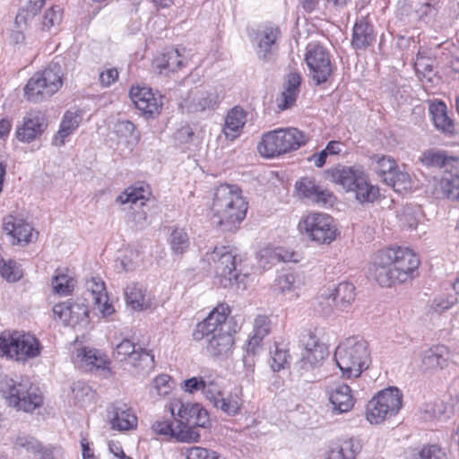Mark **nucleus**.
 Instances as JSON below:
<instances>
[{
	"label": "nucleus",
	"mask_w": 459,
	"mask_h": 459,
	"mask_svg": "<svg viewBox=\"0 0 459 459\" xmlns=\"http://www.w3.org/2000/svg\"><path fill=\"white\" fill-rule=\"evenodd\" d=\"M420 259L406 247H389L379 250L373 257L368 272L382 287L405 282L413 277Z\"/></svg>",
	"instance_id": "f257e3e1"
},
{
	"label": "nucleus",
	"mask_w": 459,
	"mask_h": 459,
	"mask_svg": "<svg viewBox=\"0 0 459 459\" xmlns=\"http://www.w3.org/2000/svg\"><path fill=\"white\" fill-rule=\"evenodd\" d=\"M230 310L228 305L220 304L193 332L195 341L207 339V352L212 357H227L232 349L234 339L232 319L229 318Z\"/></svg>",
	"instance_id": "f03ea898"
},
{
	"label": "nucleus",
	"mask_w": 459,
	"mask_h": 459,
	"mask_svg": "<svg viewBox=\"0 0 459 459\" xmlns=\"http://www.w3.org/2000/svg\"><path fill=\"white\" fill-rule=\"evenodd\" d=\"M248 203L235 185H221L214 189L211 211L216 223L226 230L236 228L247 215Z\"/></svg>",
	"instance_id": "7ed1b4c3"
},
{
	"label": "nucleus",
	"mask_w": 459,
	"mask_h": 459,
	"mask_svg": "<svg viewBox=\"0 0 459 459\" xmlns=\"http://www.w3.org/2000/svg\"><path fill=\"white\" fill-rule=\"evenodd\" d=\"M327 178L346 192L353 193L359 204L373 203L379 195L378 188L369 183L359 167L337 165L327 170Z\"/></svg>",
	"instance_id": "20e7f679"
},
{
	"label": "nucleus",
	"mask_w": 459,
	"mask_h": 459,
	"mask_svg": "<svg viewBox=\"0 0 459 459\" xmlns=\"http://www.w3.org/2000/svg\"><path fill=\"white\" fill-rule=\"evenodd\" d=\"M334 359L343 377H358L369 365L368 343L357 337L348 338L336 348Z\"/></svg>",
	"instance_id": "39448f33"
},
{
	"label": "nucleus",
	"mask_w": 459,
	"mask_h": 459,
	"mask_svg": "<svg viewBox=\"0 0 459 459\" xmlns=\"http://www.w3.org/2000/svg\"><path fill=\"white\" fill-rule=\"evenodd\" d=\"M0 390L10 406L25 412H32L43 404V395L39 387L27 377H21L20 380L4 378Z\"/></svg>",
	"instance_id": "423d86ee"
},
{
	"label": "nucleus",
	"mask_w": 459,
	"mask_h": 459,
	"mask_svg": "<svg viewBox=\"0 0 459 459\" xmlns=\"http://www.w3.org/2000/svg\"><path fill=\"white\" fill-rule=\"evenodd\" d=\"M306 141L305 134L297 128L277 129L263 135L258 150L265 157H274L299 149Z\"/></svg>",
	"instance_id": "0eeeda50"
},
{
	"label": "nucleus",
	"mask_w": 459,
	"mask_h": 459,
	"mask_svg": "<svg viewBox=\"0 0 459 459\" xmlns=\"http://www.w3.org/2000/svg\"><path fill=\"white\" fill-rule=\"evenodd\" d=\"M207 259L213 263L216 275L221 278V283L224 287L241 283L249 274L248 270L237 262V255L229 247H215Z\"/></svg>",
	"instance_id": "6e6552de"
},
{
	"label": "nucleus",
	"mask_w": 459,
	"mask_h": 459,
	"mask_svg": "<svg viewBox=\"0 0 459 459\" xmlns=\"http://www.w3.org/2000/svg\"><path fill=\"white\" fill-rule=\"evenodd\" d=\"M62 69L52 63L41 73H36L27 82L24 93L28 100L40 102L56 93L63 84Z\"/></svg>",
	"instance_id": "1a4fd4ad"
},
{
	"label": "nucleus",
	"mask_w": 459,
	"mask_h": 459,
	"mask_svg": "<svg viewBox=\"0 0 459 459\" xmlns=\"http://www.w3.org/2000/svg\"><path fill=\"white\" fill-rule=\"evenodd\" d=\"M402 399L397 387L381 390L367 404V420L371 424H379L395 416L402 408Z\"/></svg>",
	"instance_id": "9d476101"
},
{
	"label": "nucleus",
	"mask_w": 459,
	"mask_h": 459,
	"mask_svg": "<svg viewBox=\"0 0 459 459\" xmlns=\"http://www.w3.org/2000/svg\"><path fill=\"white\" fill-rule=\"evenodd\" d=\"M40 353L39 341L29 333L4 332L0 334V355L25 360Z\"/></svg>",
	"instance_id": "9b49d317"
},
{
	"label": "nucleus",
	"mask_w": 459,
	"mask_h": 459,
	"mask_svg": "<svg viewBox=\"0 0 459 459\" xmlns=\"http://www.w3.org/2000/svg\"><path fill=\"white\" fill-rule=\"evenodd\" d=\"M301 233L318 244H330L336 238L333 219L328 214L312 212L305 216L299 223Z\"/></svg>",
	"instance_id": "f8f14e48"
},
{
	"label": "nucleus",
	"mask_w": 459,
	"mask_h": 459,
	"mask_svg": "<svg viewBox=\"0 0 459 459\" xmlns=\"http://www.w3.org/2000/svg\"><path fill=\"white\" fill-rule=\"evenodd\" d=\"M305 61L309 75L316 85L325 82L332 74V65L328 51L317 43L307 47Z\"/></svg>",
	"instance_id": "ddd939ff"
},
{
	"label": "nucleus",
	"mask_w": 459,
	"mask_h": 459,
	"mask_svg": "<svg viewBox=\"0 0 459 459\" xmlns=\"http://www.w3.org/2000/svg\"><path fill=\"white\" fill-rule=\"evenodd\" d=\"M113 357L121 362L127 361L141 371H149L154 366V355L128 339H124L116 346Z\"/></svg>",
	"instance_id": "4468645a"
},
{
	"label": "nucleus",
	"mask_w": 459,
	"mask_h": 459,
	"mask_svg": "<svg viewBox=\"0 0 459 459\" xmlns=\"http://www.w3.org/2000/svg\"><path fill=\"white\" fill-rule=\"evenodd\" d=\"M304 351L297 362V368L301 375L313 370L324 361L328 355L326 346L320 342L315 335L308 333L302 340Z\"/></svg>",
	"instance_id": "2eb2a0df"
},
{
	"label": "nucleus",
	"mask_w": 459,
	"mask_h": 459,
	"mask_svg": "<svg viewBox=\"0 0 459 459\" xmlns=\"http://www.w3.org/2000/svg\"><path fill=\"white\" fill-rule=\"evenodd\" d=\"M13 447L30 454L34 459H61L63 451L60 447L43 446L34 437L20 433L13 441Z\"/></svg>",
	"instance_id": "dca6fc26"
},
{
	"label": "nucleus",
	"mask_w": 459,
	"mask_h": 459,
	"mask_svg": "<svg viewBox=\"0 0 459 459\" xmlns=\"http://www.w3.org/2000/svg\"><path fill=\"white\" fill-rule=\"evenodd\" d=\"M135 108L147 117H153L162 108L161 96L155 94L151 88L133 86L129 91Z\"/></svg>",
	"instance_id": "f3484780"
},
{
	"label": "nucleus",
	"mask_w": 459,
	"mask_h": 459,
	"mask_svg": "<svg viewBox=\"0 0 459 459\" xmlns=\"http://www.w3.org/2000/svg\"><path fill=\"white\" fill-rule=\"evenodd\" d=\"M281 36V30L274 25H264L255 32L254 42L258 57L264 61L271 60L273 55L278 49L277 40Z\"/></svg>",
	"instance_id": "a211bd4d"
},
{
	"label": "nucleus",
	"mask_w": 459,
	"mask_h": 459,
	"mask_svg": "<svg viewBox=\"0 0 459 459\" xmlns=\"http://www.w3.org/2000/svg\"><path fill=\"white\" fill-rule=\"evenodd\" d=\"M47 127L45 115L40 111H30L16 129V137L21 142L30 143L39 136Z\"/></svg>",
	"instance_id": "6ab92c4d"
},
{
	"label": "nucleus",
	"mask_w": 459,
	"mask_h": 459,
	"mask_svg": "<svg viewBox=\"0 0 459 459\" xmlns=\"http://www.w3.org/2000/svg\"><path fill=\"white\" fill-rule=\"evenodd\" d=\"M332 411L334 413L347 412L354 405L351 387L343 383H336L326 387Z\"/></svg>",
	"instance_id": "aec40b11"
},
{
	"label": "nucleus",
	"mask_w": 459,
	"mask_h": 459,
	"mask_svg": "<svg viewBox=\"0 0 459 459\" xmlns=\"http://www.w3.org/2000/svg\"><path fill=\"white\" fill-rule=\"evenodd\" d=\"M85 288L93 301L95 308L98 309L103 316H108L114 313V307L108 302L105 283L100 278L92 277L87 280Z\"/></svg>",
	"instance_id": "412c9836"
},
{
	"label": "nucleus",
	"mask_w": 459,
	"mask_h": 459,
	"mask_svg": "<svg viewBox=\"0 0 459 459\" xmlns=\"http://www.w3.org/2000/svg\"><path fill=\"white\" fill-rule=\"evenodd\" d=\"M221 101V97L215 90H202L193 93L186 101V108L191 113H204L214 110Z\"/></svg>",
	"instance_id": "4be33fe9"
},
{
	"label": "nucleus",
	"mask_w": 459,
	"mask_h": 459,
	"mask_svg": "<svg viewBox=\"0 0 459 459\" xmlns=\"http://www.w3.org/2000/svg\"><path fill=\"white\" fill-rule=\"evenodd\" d=\"M296 189L299 195L311 200L318 205L331 204L333 195L330 191L323 189L316 185L315 180L310 178H302L296 183Z\"/></svg>",
	"instance_id": "5701e85b"
},
{
	"label": "nucleus",
	"mask_w": 459,
	"mask_h": 459,
	"mask_svg": "<svg viewBox=\"0 0 459 459\" xmlns=\"http://www.w3.org/2000/svg\"><path fill=\"white\" fill-rule=\"evenodd\" d=\"M108 417L114 429L128 430L137 425V418L135 415L127 408L126 403L121 402L114 403L108 408Z\"/></svg>",
	"instance_id": "b1692460"
},
{
	"label": "nucleus",
	"mask_w": 459,
	"mask_h": 459,
	"mask_svg": "<svg viewBox=\"0 0 459 459\" xmlns=\"http://www.w3.org/2000/svg\"><path fill=\"white\" fill-rule=\"evenodd\" d=\"M4 230L12 238L13 244H28L31 241L33 228L21 218L13 215L5 217Z\"/></svg>",
	"instance_id": "393cba45"
},
{
	"label": "nucleus",
	"mask_w": 459,
	"mask_h": 459,
	"mask_svg": "<svg viewBox=\"0 0 459 459\" xmlns=\"http://www.w3.org/2000/svg\"><path fill=\"white\" fill-rule=\"evenodd\" d=\"M126 305L134 310H145L152 307V299L145 286L139 282H130L125 289Z\"/></svg>",
	"instance_id": "a878e982"
},
{
	"label": "nucleus",
	"mask_w": 459,
	"mask_h": 459,
	"mask_svg": "<svg viewBox=\"0 0 459 459\" xmlns=\"http://www.w3.org/2000/svg\"><path fill=\"white\" fill-rule=\"evenodd\" d=\"M299 254L283 247H265L259 250L257 258L264 268L277 262H299Z\"/></svg>",
	"instance_id": "bb28decb"
},
{
	"label": "nucleus",
	"mask_w": 459,
	"mask_h": 459,
	"mask_svg": "<svg viewBox=\"0 0 459 459\" xmlns=\"http://www.w3.org/2000/svg\"><path fill=\"white\" fill-rule=\"evenodd\" d=\"M429 110L437 130L448 135L456 133V125L448 116L447 108L443 101L431 102Z\"/></svg>",
	"instance_id": "cd10ccee"
},
{
	"label": "nucleus",
	"mask_w": 459,
	"mask_h": 459,
	"mask_svg": "<svg viewBox=\"0 0 459 459\" xmlns=\"http://www.w3.org/2000/svg\"><path fill=\"white\" fill-rule=\"evenodd\" d=\"M81 122V111H66L60 123L59 130L52 140V143L55 146H63L65 143L67 137H69L79 127Z\"/></svg>",
	"instance_id": "c85d7f7f"
},
{
	"label": "nucleus",
	"mask_w": 459,
	"mask_h": 459,
	"mask_svg": "<svg viewBox=\"0 0 459 459\" xmlns=\"http://www.w3.org/2000/svg\"><path fill=\"white\" fill-rule=\"evenodd\" d=\"M361 447L360 442L355 438L333 443L329 446L325 459H355Z\"/></svg>",
	"instance_id": "c756f323"
},
{
	"label": "nucleus",
	"mask_w": 459,
	"mask_h": 459,
	"mask_svg": "<svg viewBox=\"0 0 459 459\" xmlns=\"http://www.w3.org/2000/svg\"><path fill=\"white\" fill-rule=\"evenodd\" d=\"M373 26L366 17L356 21L352 30L351 46L356 49H365L375 41Z\"/></svg>",
	"instance_id": "7c9ffc66"
},
{
	"label": "nucleus",
	"mask_w": 459,
	"mask_h": 459,
	"mask_svg": "<svg viewBox=\"0 0 459 459\" xmlns=\"http://www.w3.org/2000/svg\"><path fill=\"white\" fill-rule=\"evenodd\" d=\"M246 120L247 114L243 108L239 107L231 108L228 112L224 121L223 134L226 138L233 141L238 137L246 124Z\"/></svg>",
	"instance_id": "2f4dec72"
},
{
	"label": "nucleus",
	"mask_w": 459,
	"mask_h": 459,
	"mask_svg": "<svg viewBox=\"0 0 459 459\" xmlns=\"http://www.w3.org/2000/svg\"><path fill=\"white\" fill-rule=\"evenodd\" d=\"M301 76L298 73H290L287 75L284 90L277 100L278 108L281 110L287 109L294 105L299 93Z\"/></svg>",
	"instance_id": "473e14b6"
},
{
	"label": "nucleus",
	"mask_w": 459,
	"mask_h": 459,
	"mask_svg": "<svg viewBox=\"0 0 459 459\" xmlns=\"http://www.w3.org/2000/svg\"><path fill=\"white\" fill-rule=\"evenodd\" d=\"M449 358L448 348L444 345H437L423 352L421 362L425 369H438L447 366Z\"/></svg>",
	"instance_id": "72a5a7b5"
},
{
	"label": "nucleus",
	"mask_w": 459,
	"mask_h": 459,
	"mask_svg": "<svg viewBox=\"0 0 459 459\" xmlns=\"http://www.w3.org/2000/svg\"><path fill=\"white\" fill-rule=\"evenodd\" d=\"M336 310L342 312L347 310L355 299V287L350 282H341L333 289H328Z\"/></svg>",
	"instance_id": "f704fd0d"
},
{
	"label": "nucleus",
	"mask_w": 459,
	"mask_h": 459,
	"mask_svg": "<svg viewBox=\"0 0 459 459\" xmlns=\"http://www.w3.org/2000/svg\"><path fill=\"white\" fill-rule=\"evenodd\" d=\"M171 417L178 426L193 425L195 412L197 411V404L183 403L181 401H174L168 407Z\"/></svg>",
	"instance_id": "c9c22d12"
},
{
	"label": "nucleus",
	"mask_w": 459,
	"mask_h": 459,
	"mask_svg": "<svg viewBox=\"0 0 459 459\" xmlns=\"http://www.w3.org/2000/svg\"><path fill=\"white\" fill-rule=\"evenodd\" d=\"M76 358L79 368L85 371L103 368L106 363L105 358L95 349L83 348L78 350Z\"/></svg>",
	"instance_id": "e433bc0d"
},
{
	"label": "nucleus",
	"mask_w": 459,
	"mask_h": 459,
	"mask_svg": "<svg viewBox=\"0 0 459 459\" xmlns=\"http://www.w3.org/2000/svg\"><path fill=\"white\" fill-rule=\"evenodd\" d=\"M271 322L266 316H258L254 322L253 335L247 342L248 351L255 353L262 340L270 333Z\"/></svg>",
	"instance_id": "4c0bfd02"
},
{
	"label": "nucleus",
	"mask_w": 459,
	"mask_h": 459,
	"mask_svg": "<svg viewBox=\"0 0 459 459\" xmlns=\"http://www.w3.org/2000/svg\"><path fill=\"white\" fill-rule=\"evenodd\" d=\"M275 286L289 299L299 297L298 290H299L300 282L297 275L292 273L279 275L275 281Z\"/></svg>",
	"instance_id": "58836bf2"
},
{
	"label": "nucleus",
	"mask_w": 459,
	"mask_h": 459,
	"mask_svg": "<svg viewBox=\"0 0 459 459\" xmlns=\"http://www.w3.org/2000/svg\"><path fill=\"white\" fill-rule=\"evenodd\" d=\"M184 65V61L178 48L169 49L159 60L157 67L160 74L176 72Z\"/></svg>",
	"instance_id": "ea45409f"
},
{
	"label": "nucleus",
	"mask_w": 459,
	"mask_h": 459,
	"mask_svg": "<svg viewBox=\"0 0 459 459\" xmlns=\"http://www.w3.org/2000/svg\"><path fill=\"white\" fill-rule=\"evenodd\" d=\"M115 133L119 138H124L132 146L138 144L141 134L135 129V126L129 120L117 121L114 127Z\"/></svg>",
	"instance_id": "a19ab883"
},
{
	"label": "nucleus",
	"mask_w": 459,
	"mask_h": 459,
	"mask_svg": "<svg viewBox=\"0 0 459 459\" xmlns=\"http://www.w3.org/2000/svg\"><path fill=\"white\" fill-rule=\"evenodd\" d=\"M51 284L54 292L60 295H68L74 290L75 281L62 270L57 269L52 278Z\"/></svg>",
	"instance_id": "79ce46f5"
},
{
	"label": "nucleus",
	"mask_w": 459,
	"mask_h": 459,
	"mask_svg": "<svg viewBox=\"0 0 459 459\" xmlns=\"http://www.w3.org/2000/svg\"><path fill=\"white\" fill-rule=\"evenodd\" d=\"M145 190L143 187H128L117 196V201L122 204H131L136 208H142L145 205Z\"/></svg>",
	"instance_id": "37998d69"
},
{
	"label": "nucleus",
	"mask_w": 459,
	"mask_h": 459,
	"mask_svg": "<svg viewBox=\"0 0 459 459\" xmlns=\"http://www.w3.org/2000/svg\"><path fill=\"white\" fill-rule=\"evenodd\" d=\"M371 161L374 166V170L382 178L388 177L394 171L396 167V161L390 156L376 154L371 157Z\"/></svg>",
	"instance_id": "c03bdc74"
},
{
	"label": "nucleus",
	"mask_w": 459,
	"mask_h": 459,
	"mask_svg": "<svg viewBox=\"0 0 459 459\" xmlns=\"http://www.w3.org/2000/svg\"><path fill=\"white\" fill-rule=\"evenodd\" d=\"M47 0H28L15 17V23H23L26 26L28 21L32 19L44 6Z\"/></svg>",
	"instance_id": "a18cd8bd"
},
{
	"label": "nucleus",
	"mask_w": 459,
	"mask_h": 459,
	"mask_svg": "<svg viewBox=\"0 0 459 459\" xmlns=\"http://www.w3.org/2000/svg\"><path fill=\"white\" fill-rule=\"evenodd\" d=\"M241 405L242 400L238 394H229L226 397L221 396L213 404L216 409H220L230 416L238 413Z\"/></svg>",
	"instance_id": "49530a36"
},
{
	"label": "nucleus",
	"mask_w": 459,
	"mask_h": 459,
	"mask_svg": "<svg viewBox=\"0 0 459 459\" xmlns=\"http://www.w3.org/2000/svg\"><path fill=\"white\" fill-rule=\"evenodd\" d=\"M440 189L448 199L459 201V169L455 174L441 179Z\"/></svg>",
	"instance_id": "de8ad7c7"
},
{
	"label": "nucleus",
	"mask_w": 459,
	"mask_h": 459,
	"mask_svg": "<svg viewBox=\"0 0 459 459\" xmlns=\"http://www.w3.org/2000/svg\"><path fill=\"white\" fill-rule=\"evenodd\" d=\"M384 182L391 186L395 191L402 192L411 188L410 175L406 172L397 170V169L389 174L388 177L384 178Z\"/></svg>",
	"instance_id": "09e8293b"
},
{
	"label": "nucleus",
	"mask_w": 459,
	"mask_h": 459,
	"mask_svg": "<svg viewBox=\"0 0 459 459\" xmlns=\"http://www.w3.org/2000/svg\"><path fill=\"white\" fill-rule=\"evenodd\" d=\"M170 247L175 254H183L189 247L187 233L182 229H175L170 234Z\"/></svg>",
	"instance_id": "8fccbe9b"
},
{
	"label": "nucleus",
	"mask_w": 459,
	"mask_h": 459,
	"mask_svg": "<svg viewBox=\"0 0 459 459\" xmlns=\"http://www.w3.org/2000/svg\"><path fill=\"white\" fill-rule=\"evenodd\" d=\"M290 354L288 350L276 344L271 351L270 366L274 372H278L289 364Z\"/></svg>",
	"instance_id": "3c124183"
},
{
	"label": "nucleus",
	"mask_w": 459,
	"mask_h": 459,
	"mask_svg": "<svg viewBox=\"0 0 459 459\" xmlns=\"http://www.w3.org/2000/svg\"><path fill=\"white\" fill-rule=\"evenodd\" d=\"M72 393L75 402L82 405L90 403L94 395L92 389L87 384L81 381L73 384Z\"/></svg>",
	"instance_id": "603ef678"
},
{
	"label": "nucleus",
	"mask_w": 459,
	"mask_h": 459,
	"mask_svg": "<svg viewBox=\"0 0 459 459\" xmlns=\"http://www.w3.org/2000/svg\"><path fill=\"white\" fill-rule=\"evenodd\" d=\"M0 274L8 281L14 282L22 276V271L15 261H1Z\"/></svg>",
	"instance_id": "864d4df0"
},
{
	"label": "nucleus",
	"mask_w": 459,
	"mask_h": 459,
	"mask_svg": "<svg viewBox=\"0 0 459 459\" xmlns=\"http://www.w3.org/2000/svg\"><path fill=\"white\" fill-rule=\"evenodd\" d=\"M450 158L442 151H427L423 152L420 160L423 164L430 167H444Z\"/></svg>",
	"instance_id": "5fc2aeb1"
},
{
	"label": "nucleus",
	"mask_w": 459,
	"mask_h": 459,
	"mask_svg": "<svg viewBox=\"0 0 459 459\" xmlns=\"http://www.w3.org/2000/svg\"><path fill=\"white\" fill-rule=\"evenodd\" d=\"M420 210L418 207L405 206L398 214L400 222L410 229H416L420 217Z\"/></svg>",
	"instance_id": "6e6d98bb"
},
{
	"label": "nucleus",
	"mask_w": 459,
	"mask_h": 459,
	"mask_svg": "<svg viewBox=\"0 0 459 459\" xmlns=\"http://www.w3.org/2000/svg\"><path fill=\"white\" fill-rule=\"evenodd\" d=\"M69 313L71 319L70 326L74 327L77 325L88 323L89 310L85 305L72 301Z\"/></svg>",
	"instance_id": "4d7b16f0"
},
{
	"label": "nucleus",
	"mask_w": 459,
	"mask_h": 459,
	"mask_svg": "<svg viewBox=\"0 0 459 459\" xmlns=\"http://www.w3.org/2000/svg\"><path fill=\"white\" fill-rule=\"evenodd\" d=\"M183 455L186 459H226L217 452L201 446L186 448Z\"/></svg>",
	"instance_id": "13d9d810"
},
{
	"label": "nucleus",
	"mask_w": 459,
	"mask_h": 459,
	"mask_svg": "<svg viewBox=\"0 0 459 459\" xmlns=\"http://www.w3.org/2000/svg\"><path fill=\"white\" fill-rule=\"evenodd\" d=\"M152 429L156 434L164 436L167 438H176L178 425L171 420H160L153 423Z\"/></svg>",
	"instance_id": "bf43d9fd"
},
{
	"label": "nucleus",
	"mask_w": 459,
	"mask_h": 459,
	"mask_svg": "<svg viewBox=\"0 0 459 459\" xmlns=\"http://www.w3.org/2000/svg\"><path fill=\"white\" fill-rule=\"evenodd\" d=\"M412 459H448L447 454L439 446H424Z\"/></svg>",
	"instance_id": "052dcab7"
},
{
	"label": "nucleus",
	"mask_w": 459,
	"mask_h": 459,
	"mask_svg": "<svg viewBox=\"0 0 459 459\" xmlns=\"http://www.w3.org/2000/svg\"><path fill=\"white\" fill-rule=\"evenodd\" d=\"M63 17L62 9L58 5L52 6L50 9H48L43 17V29L44 30H50L52 27L58 25Z\"/></svg>",
	"instance_id": "680f3d73"
},
{
	"label": "nucleus",
	"mask_w": 459,
	"mask_h": 459,
	"mask_svg": "<svg viewBox=\"0 0 459 459\" xmlns=\"http://www.w3.org/2000/svg\"><path fill=\"white\" fill-rule=\"evenodd\" d=\"M202 393L212 405L222 396L221 387L215 380H205Z\"/></svg>",
	"instance_id": "e2e57ef3"
},
{
	"label": "nucleus",
	"mask_w": 459,
	"mask_h": 459,
	"mask_svg": "<svg viewBox=\"0 0 459 459\" xmlns=\"http://www.w3.org/2000/svg\"><path fill=\"white\" fill-rule=\"evenodd\" d=\"M195 428L194 425L178 426L176 438L181 442H197L200 434Z\"/></svg>",
	"instance_id": "0e129e2a"
},
{
	"label": "nucleus",
	"mask_w": 459,
	"mask_h": 459,
	"mask_svg": "<svg viewBox=\"0 0 459 459\" xmlns=\"http://www.w3.org/2000/svg\"><path fill=\"white\" fill-rule=\"evenodd\" d=\"M333 295H331L329 290H325L318 298L317 303L320 308V312L325 316H329L332 313L339 312L336 310L334 306V300H333Z\"/></svg>",
	"instance_id": "69168bd1"
},
{
	"label": "nucleus",
	"mask_w": 459,
	"mask_h": 459,
	"mask_svg": "<svg viewBox=\"0 0 459 459\" xmlns=\"http://www.w3.org/2000/svg\"><path fill=\"white\" fill-rule=\"evenodd\" d=\"M171 388V379L168 375H160L153 380V389L158 396L169 394Z\"/></svg>",
	"instance_id": "338daca9"
},
{
	"label": "nucleus",
	"mask_w": 459,
	"mask_h": 459,
	"mask_svg": "<svg viewBox=\"0 0 459 459\" xmlns=\"http://www.w3.org/2000/svg\"><path fill=\"white\" fill-rule=\"evenodd\" d=\"M72 301L56 304L53 307V313L55 316L60 319L65 325H69L70 324V309Z\"/></svg>",
	"instance_id": "774afa93"
}]
</instances>
